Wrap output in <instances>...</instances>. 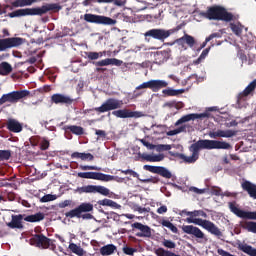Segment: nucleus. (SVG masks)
<instances>
[{"label":"nucleus","instance_id":"obj_1","mask_svg":"<svg viewBox=\"0 0 256 256\" xmlns=\"http://www.w3.org/2000/svg\"><path fill=\"white\" fill-rule=\"evenodd\" d=\"M203 149H207L208 151H211V149H231V144L219 140L200 139L189 146V151L192 153L191 156H185V154L174 151H170L169 154L171 157L182 159L184 163L191 164L199 159V155Z\"/></svg>","mask_w":256,"mask_h":256},{"label":"nucleus","instance_id":"obj_2","mask_svg":"<svg viewBox=\"0 0 256 256\" xmlns=\"http://www.w3.org/2000/svg\"><path fill=\"white\" fill-rule=\"evenodd\" d=\"M61 7L57 4H46L41 7L36 8H23L8 13V17L13 19L15 17H27V16H35V15H45V13H49V11H59Z\"/></svg>","mask_w":256,"mask_h":256},{"label":"nucleus","instance_id":"obj_3","mask_svg":"<svg viewBox=\"0 0 256 256\" xmlns=\"http://www.w3.org/2000/svg\"><path fill=\"white\" fill-rule=\"evenodd\" d=\"M185 27V23H181L175 28L165 30L161 28H154L146 31L144 33L145 41L149 43L151 39H156L157 41H161V43L165 42V39H169L173 33H177V31H181Z\"/></svg>","mask_w":256,"mask_h":256},{"label":"nucleus","instance_id":"obj_4","mask_svg":"<svg viewBox=\"0 0 256 256\" xmlns=\"http://www.w3.org/2000/svg\"><path fill=\"white\" fill-rule=\"evenodd\" d=\"M202 17L209 19V21H233V13L227 11V9L222 6H211L208 7L206 12L201 13Z\"/></svg>","mask_w":256,"mask_h":256},{"label":"nucleus","instance_id":"obj_5","mask_svg":"<svg viewBox=\"0 0 256 256\" xmlns=\"http://www.w3.org/2000/svg\"><path fill=\"white\" fill-rule=\"evenodd\" d=\"M187 223H193L194 225H198L199 227H202L208 233H211V235H215V237H218V239H221L223 237V232H221V229L215 225V223L201 218H187Z\"/></svg>","mask_w":256,"mask_h":256},{"label":"nucleus","instance_id":"obj_6","mask_svg":"<svg viewBox=\"0 0 256 256\" xmlns=\"http://www.w3.org/2000/svg\"><path fill=\"white\" fill-rule=\"evenodd\" d=\"M31 92L29 90H20L13 91L7 94H3L0 98V105H5V103H19L21 99H25V97H29Z\"/></svg>","mask_w":256,"mask_h":256},{"label":"nucleus","instance_id":"obj_7","mask_svg":"<svg viewBox=\"0 0 256 256\" xmlns=\"http://www.w3.org/2000/svg\"><path fill=\"white\" fill-rule=\"evenodd\" d=\"M31 245H35V247H39L41 249H56L57 246L55 245V240L49 239L47 236L43 234H35L31 239H30Z\"/></svg>","mask_w":256,"mask_h":256},{"label":"nucleus","instance_id":"obj_8","mask_svg":"<svg viewBox=\"0 0 256 256\" xmlns=\"http://www.w3.org/2000/svg\"><path fill=\"white\" fill-rule=\"evenodd\" d=\"M84 21L86 23H94L95 25H116L117 20L97 14L86 13L84 14Z\"/></svg>","mask_w":256,"mask_h":256},{"label":"nucleus","instance_id":"obj_9","mask_svg":"<svg viewBox=\"0 0 256 256\" xmlns=\"http://www.w3.org/2000/svg\"><path fill=\"white\" fill-rule=\"evenodd\" d=\"M25 44V38L21 37H8L0 39V53L3 51H9V49H15Z\"/></svg>","mask_w":256,"mask_h":256},{"label":"nucleus","instance_id":"obj_10","mask_svg":"<svg viewBox=\"0 0 256 256\" xmlns=\"http://www.w3.org/2000/svg\"><path fill=\"white\" fill-rule=\"evenodd\" d=\"M121 107H123V100L109 98L101 106L92 109V111L107 113V111H115V109H121Z\"/></svg>","mask_w":256,"mask_h":256},{"label":"nucleus","instance_id":"obj_11","mask_svg":"<svg viewBox=\"0 0 256 256\" xmlns=\"http://www.w3.org/2000/svg\"><path fill=\"white\" fill-rule=\"evenodd\" d=\"M91 211H93V204L84 202L78 207L66 212L65 217L68 219H75V217L77 219H81V215H83V213H91Z\"/></svg>","mask_w":256,"mask_h":256},{"label":"nucleus","instance_id":"obj_12","mask_svg":"<svg viewBox=\"0 0 256 256\" xmlns=\"http://www.w3.org/2000/svg\"><path fill=\"white\" fill-rule=\"evenodd\" d=\"M229 209L231 213L239 217L240 219H248L250 221H256V211H245L241 210L235 202H229Z\"/></svg>","mask_w":256,"mask_h":256},{"label":"nucleus","instance_id":"obj_13","mask_svg":"<svg viewBox=\"0 0 256 256\" xmlns=\"http://www.w3.org/2000/svg\"><path fill=\"white\" fill-rule=\"evenodd\" d=\"M182 231L187 235H192L196 239H198V243H207L208 239L205 236V233L199 227L193 225H183Z\"/></svg>","mask_w":256,"mask_h":256},{"label":"nucleus","instance_id":"obj_14","mask_svg":"<svg viewBox=\"0 0 256 256\" xmlns=\"http://www.w3.org/2000/svg\"><path fill=\"white\" fill-rule=\"evenodd\" d=\"M168 85L169 83H167L165 80H150L148 82L142 83L136 89H151L153 93H157L158 91H161V89L168 87Z\"/></svg>","mask_w":256,"mask_h":256},{"label":"nucleus","instance_id":"obj_15","mask_svg":"<svg viewBox=\"0 0 256 256\" xmlns=\"http://www.w3.org/2000/svg\"><path fill=\"white\" fill-rule=\"evenodd\" d=\"M78 192L79 193H99L104 197H108V195L111 193L109 188H106L105 186H97V185L82 186L78 188Z\"/></svg>","mask_w":256,"mask_h":256},{"label":"nucleus","instance_id":"obj_16","mask_svg":"<svg viewBox=\"0 0 256 256\" xmlns=\"http://www.w3.org/2000/svg\"><path fill=\"white\" fill-rule=\"evenodd\" d=\"M143 170L149 171L150 173H155L156 175H160V177H164V179H171V177H173L171 171L163 166L144 165Z\"/></svg>","mask_w":256,"mask_h":256},{"label":"nucleus","instance_id":"obj_17","mask_svg":"<svg viewBox=\"0 0 256 256\" xmlns=\"http://www.w3.org/2000/svg\"><path fill=\"white\" fill-rule=\"evenodd\" d=\"M195 119H209V113H192L182 116L180 119H178L175 123V127H179V125H183V123H187L189 121H195Z\"/></svg>","mask_w":256,"mask_h":256},{"label":"nucleus","instance_id":"obj_18","mask_svg":"<svg viewBox=\"0 0 256 256\" xmlns=\"http://www.w3.org/2000/svg\"><path fill=\"white\" fill-rule=\"evenodd\" d=\"M112 115L114 117H117L118 119H132L141 117V112H133L130 109H120V110H114L112 112Z\"/></svg>","mask_w":256,"mask_h":256},{"label":"nucleus","instance_id":"obj_19","mask_svg":"<svg viewBox=\"0 0 256 256\" xmlns=\"http://www.w3.org/2000/svg\"><path fill=\"white\" fill-rule=\"evenodd\" d=\"M51 101L55 103V105H73L75 99L65 94L56 93L51 96Z\"/></svg>","mask_w":256,"mask_h":256},{"label":"nucleus","instance_id":"obj_20","mask_svg":"<svg viewBox=\"0 0 256 256\" xmlns=\"http://www.w3.org/2000/svg\"><path fill=\"white\" fill-rule=\"evenodd\" d=\"M132 228L133 229H138V233H136V237H151L152 233H151V227L142 224L141 222H135L132 224Z\"/></svg>","mask_w":256,"mask_h":256},{"label":"nucleus","instance_id":"obj_21","mask_svg":"<svg viewBox=\"0 0 256 256\" xmlns=\"http://www.w3.org/2000/svg\"><path fill=\"white\" fill-rule=\"evenodd\" d=\"M256 89V79L253 80L243 92H240L237 97V103H241V101H245V97H249L253 91Z\"/></svg>","mask_w":256,"mask_h":256},{"label":"nucleus","instance_id":"obj_22","mask_svg":"<svg viewBox=\"0 0 256 256\" xmlns=\"http://www.w3.org/2000/svg\"><path fill=\"white\" fill-rule=\"evenodd\" d=\"M237 135V131L234 130H217L214 132H209V137L211 139H217L218 137L231 138Z\"/></svg>","mask_w":256,"mask_h":256},{"label":"nucleus","instance_id":"obj_23","mask_svg":"<svg viewBox=\"0 0 256 256\" xmlns=\"http://www.w3.org/2000/svg\"><path fill=\"white\" fill-rule=\"evenodd\" d=\"M23 219H25V215H12V220L7 223V227H10V229H23Z\"/></svg>","mask_w":256,"mask_h":256},{"label":"nucleus","instance_id":"obj_24","mask_svg":"<svg viewBox=\"0 0 256 256\" xmlns=\"http://www.w3.org/2000/svg\"><path fill=\"white\" fill-rule=\"evenodd\" d=\"M122 63L123 61L116 58H106L98 62H93V65H95V67H107L109 65H116V67H119L122 65Z\"/></svg>","mask_w":256,"mask_h":256},{"label":"nucleus","instance_id":"obj_25","mask_svg":"<svg viewBox=\"0 0 256 256\" xmlns=\"http://www.w3.org/2000/svg\"><path fill=\"white\" fill-rule=\"evenodd\" d=\"M243 191H246L252 199H256V185L251 181L245 180L241 183Z\"/></svg>","mask_w":256,"mask_h":256},{"label":"nucleus","instance_id":"obj_26","mask_svg":"<svg viewBox=\"0 0 256 256\" xmlns=\"http://www.w3.org/2000/svg\"><path fill=\"white\" fill-rule=\"evenodd\" d=\"M140 159L142 161H148L149 163H159V161H163L165 159V155L158 154V155H151L147 153L139 154Z\"/></svg>","mask_w":256,"mask_h":256},{"label":"nucleus","instance_id":"obj_27","mask_svg":"<svg viewBox=\"0 0 256 256\" xmlns=\"http://www.w3.org/2000/svg\"><path fill=\"white\" fill-rule=\"evenodd\" d=\"M6 127L7 130L11 131L12 133H21V131H23V125H21V123L15 119H9Z\"/></svg>","mask_w":256,"mask_h":256},{"label":"nucleus","instance_id":"obj_28","mask_svg":"<svg viewBox=\"0 0 256 256\" xmlns=\"http://www.w3.org/2000/svg\"><path fill=\"white\" fill-rule=\"evenodd\" d=\"M91 3H114V5H117L118 7H123V0H84L82 5H84V7H89Z\"/></svg>","mask_w":256,"mask_h":256},{"label":"nucleus","instance_id":"obj_29","mask_svg":"<svg viewBox=\"0 0 256 256\" xmlns=\"http://www.w3.org/2000/svg\"><path fill=\"white\" fill-rule=\"evenodd\" d=\"M71 159H81V161H93L95 156L91 153L74 152L71 154Z\"/></svg>","mask_w":256,"mask_h":256},{"label":"nucleus","instance_id":"obj_30","mask_svg":"<svg viewBox=\"0 0 256 256\" xmlns=\"http://www.w3.org/2000/svg\"><path fill=\"white\" fill-rule=\"evenodd\" d=\"M43 219H45V214L43 212H38L36 214L26 216L24 221H27V223H39V221H43Z\"/></svg>","mask_w":256,"mask_h":256},{"label":"nucleus","instance_id":"obj_31","mask_svg":"<svg viewBox=\"0 0 256 256\" xmlns=\"http://www.w3.org/2000/svg\"><path fill=\"white\" fill-rule=\"evenodd\" d=\"M176 43H178V45L187 43L188 47H194L195 46V38L189 34H184L183 37L176 40Z\"/></svg>","mask_w":256,"mask_h":256},{"label":"nucleus","instance_id":"obj_32","mask_svg":"<svg viewBox=\"0 0 256 256\" xmlns=\"http://www.w3.org/2000/svg\"><path fill=\"white\" fill-rule=\"evenodd\" d=\"M65 131H70L73 135H85V129L77 125H67L64 127Z\"/></svg>","mask_w":256,"mask_h":256},{"label":"nucleus","instance_id":"obj_33","mask_svg":"<svg viewBox=\"0 0 256 256\" xmlns=\"http://www.w3.org/2000/svg\"><path fill=\"white\" fill-rule=\"evenodd\" d=\"M239 251H242V253H245L249 256H256V248H253V246L248 244H239L238 245Z\"/></svg>","mask_w":256,"mask_h":256},{"label":"nucleus","instance_id":"obj_34","mask_svg":"<svg viewBox=\"0 0 256 256\" xmlns=\"http://www.w3.org/2000/svg\"><path fill=\"white\" fill-rule=\"evenodd\" d=\"M117 251V246L114 244H107L100 248V255L107 256V255H113Z\"/></svg>","mask_w":256,"mask_h":256},{"label":"nucleus","instance_id":"obj_35","mask_svg":"<svg viewBox=\"0 0 256 256\" xmlns=\"http://www.w3.org/2000/svg\"><path fill=\"white\" fill-rule=\"evenodd\" d=\"M98 205L102 207H112V209H121V205L111 199H103L98 201Z\"/></svg>","mask_w":256,"mask_h":256},{"label":"nucleus","instance_id":"obj_36","mask_svg":"<svg viewBox=\"0 0 256 256\" xmlns=\"http://www.w3.org/2000/svg\"><path fill=\"white\" fill-rule=\"evenodd\" d=\"M162 93L163 95H166V97H177V95H181L185 93V89L175 90L173 88H168V89H164Z\"/></svg>","mask_w":256,"mask_h":256},{"label":"nucleus","instance_id":"obj_37","mask_svg":"<svg viewBox=\"0 0 256 256\" xmlns=\"http://www.w3.org/2000/svg\"><path fill=\"white\" fill-rule=\"evenodd\" d=\"M11 71H13V67L11 66V64H9V62L0 63V75H9Z\"/></svg>","mask_w":256,"mask_h":256},{"label":"nucleus","instance_id":"obj_38","mask_svg":"<svg viewBox=\"0 0 256 256\" xmlns=\"http://www.w3.org/2000/svg\"><path fill=\"white\" fill-rule=\"evenodd\" d=\"M242 229H245L249 233H255L256 234V222H254V221H245L242 224Z\"/></svg>","mask_w":256,"mask_h":256},{"label":"nucleus","instance_id":"obj_39","mask_svg":"<svg viewBox=\"0 0 256 256\" xmlns=\"http://www.w3.org/2000/svg\"><path fill=\"white\" fill-rule=\"evenodd\" d=\"M117 179L113 175L96 172V181H115Z\"/></svg>","mask_w":256,"mask_h":256},{"label":"nucleus","instance_id":"obj_40","mask_svg":"<svg viewBox=\"0 0 256 256\" xmlns=\"http://www.w3.org/2000/svg\"><path fill=\"white\" fill-rule=\"evenodd\" d=\"M68 249H70L72 253L78 256H83L84 254L83 248H81V246H77L75 243H70Z\"/></svg>","mask_w":256,"mask_h":256},{"label":"nucleus","instance_id":"obj_41","mask_svg":"<svg viewBox=\"0 0 256 256\" xmlns=\"http://www.w3.org/2000/svg\"><path fill=\"white\" fill-rule=\"evenodd\" d=\"M162 227H167V229H170V231H172V233H179V229L177 228V226H175L173 223H171V221L169 220H162L161 222Z\"/></svg>","mask_w":256,"mask_h":256},{"label":"nucleus","instance_id":"obj_42","mask_svg":"<svg viewBox=\"0 0 256 256\" xmlns=\"http://www.w3.org/2000/svg\"><path fill=\"white\" fill-rule=\"evenodd\" d=\"M78 177L80 179H95L97 180V172H79Z\"/></svg>","mask_w":256,"mask_h":256},{"label":"nucleus","instance_id":"obj_43","mask_svg":"<svg viewBox=\"0 0 256 256\" xmlns=\"http://www.w3.org/2000/svg\"><path fill=\"white\" fill-rule=\"evenodd\" d=\"M31 5V0H15L12 2V7H29Z\"/></svg>","mask_w":256,"mask_h":256},{"label":"nucleus","instance_id":"obj_44","mask_svg":"<svg viewBox=\"0 0 256 256\" xmlns=\"http://www.w3.org/2000/svg\"><path fill=\"white\" fill-rule=\"evenodd\" d=\"M103 55H105V52H88L87 53V58L90 61H95V60L103 57Z\"/></svg>","mask_w":256,"mask_h":256},{"label":"nucleus","instance_id":"obj_45","mask_svg":"<svg viewBox=\"0 0 256 256\" xmlns=\"http://www.w3.org/2000/svg\"><path fill=\"white\" fill-rule=\"evenodd\" d=\"M221 38V33L215 32L209 35V37L206 38L205 42H203L201 48L205 47L209 41H212V39H219Z\"/></svg>","mask_w":256,"mask_h":256},{"label":"nucleus","instance_id":"obj_46","mask_svg":"<svg viewBox=\"0 0 256 256\" xmlns=\"http://www.w3.org/2000/svg\"><path fill=\"white\" fill-rule=\"evenodd\" d=\"M11 159V150H0V161H9Z\"/></svg>","mask_w":256,"mask_h":256},{"label":"nucleus","instance_id":"obj_47","mask_svg":"<svg viewBox=\"0 0 256 256\" xmlns=\"http://www.w3.org/2000/svg\"><path fill=\"white\" fill-rule=\"evenodd\" d=\"M55 199H57V196L53 194H46L40 199V201L41 203H49V201H55Z\"/></svg>","mask_w":256,"mask_h":256},{"label":"nucleus","instance_id":"obj_48","mask_svg":"<svg viewBox=\"0 0 256 256\" xmlns=\"http://www.w3.org/2000/svg\"><path fill=\"white\" fill-rule=\"evenodd\" d=\"M155 255L157 256H170L171 251L165 250L164 248H158L155 250Z\"/></svg>","mask_w":256,"mask_h":256},{"label":"nucleus","instance_id":"obj_49","mask_svg":"<svg viewBox=\"0 0 256 256\" xmlns=\"http://www.w3.org/2000/svg\"><path fill=\"white\" fill-rule=\"evenodd\" d=\"M162 245L166 247V249H175V247H177L175 242L167 239H164V241L162 242Z\"/></svg>","mask_w":256,"mask_h":256},{"label":"nucleus","instance_id":"obj_50","mask_svg":"<svg viewBox=\"0 0 256 256\" xmlns=\"http://www.w3.org/2000/svg\"><path fill=\"white\" fill-rule=\"evenodd\" d=\"M192 217H203L204 219H207L208 215L203 210H194L192 211Z\"/></svg>","mask_w":256,"mask_h":256},{"label":"nucleus","instance_id":"obj_51","mask_svg":"<svg viewBox=\"0 0 256 256\" xmlns=\"http://www.w3.org/2000/svg\"><path fill=\"white\" fill-rule=\"evenodd\" d=\"M156 151H171V145L169 144H159L156 146Z\"/></svg>","mask_w":256,"mask_h":256},{"label":"nucleus","instance_id":"obj_52","mask_svg":"<svg viewBox=\"0 0 256 256\" xmlns=\"http://www.w3.org/2000/svg\"><path fill=\"white\" fill-rule=\"evenodd\" d=\"M123 175H131L132 177L139 178V174L134 170L127 169V170H119Z\"/></svg>","mask_w":256,"mask_h":256},{"label":"nucleus","instance_id":"obj_53","mask_svg":"<svg viewBox=\"0 0 256 256\" xmlns=\"http://www.w3.org/2000/svg\"><path fill=\"white\" fill-rule=\"evenodd\" d=\"M81 171H99L97 166L80 165Z\"/></svg>","mask_w":256,"mask_h":256},{"label":"nucleus","instance_id":"obj_54","mask_svg":"<svg viewBox=\"0 0 256 256\" xmlns=\"http://www.w3.org/2000/svg\"><path fill=\"white\" fill-rule=\"evenodd\" d=\"M123 253H125V255H133L134 253H137V249L126 246L123 248Z\"/></svg>","mask_w":256,"mask_h":256},{"label":"nucleus","instance_id":"obj_55","mask_svg":"<svg viewBox=\"0 0 256 256\" xmlns=\"http://www.w3.org/2000/svg\"><path fill=\"white\" fill-rule=\"evenodd\" d=\"M140 143L144 145V147H147V149L153 150L156 148L155 144H151L149 141L145 139H140Z\"/></svg>","mask_w":256,"mask_h":256},{"label":"nucleus","instance_id":"obj_56","mask_svg":"<svg viewBox=\"0 0 256 256\" xmlns=\"http://www.w3.org/2000/svg\"><path fill=\"white\" fill-rule=\"evenodd\" d=\"M49 145H50L49 140H47V139L42 140L40 142L41 151H47V149H49Z\"/></svg>","mask_w":256,"mask_h":256},{"label":"nucleus","instance_id":"obj_57","mask_svg":"<svg viewBox=\"0 0 256 256\" xmlns=\"http://www.w3.org/2000/svg\"><path fill=\"white\" fill-rule=\"evenodd\" d=\"M73 201L72 200H64L59 204L60 209H65V207H71Z\"/></svg>","mask_w":256,"mask_h":256},{"label":"nucleus","instance_id":"obj_58","mask_svg":"<svg viewBox=\"0 0 256 256\" xmlns=\"http://www.w3.org/2000/svg\"><path fill=\"white\" fill-rule=\"evenodd\" d=\"M135 211H138V213H149L151 211L150 207L143 208L141 206H136Z\"/></svg>","mask_w":256,"mask_h":256},{"label":"nucleus","instance_id":"obj_59","mask_svg":"<svg viewBox=\"0 0 256 256\" xmlns=\"http://www.w3.org/2000/svg\"><path fill=\"white\" fill-rule=\"evenodd\" d=\"M211 194L216 195V197H219L221 195V188L219 187H212L211 188Z\"/></svg>","mask_w":256,"mask_h":256},{"label":"nucleus","instance_id":"obj_60","mask_svg":"<svg viewBox=\"0 0 256 256\" xmlns=\"http://www.w3.org/2000/svg\"><path fill=\"white\" fill-rule=\"evenodd\" d=\"M231 29H232L233 33H235V35H241V33H242L241 28L235 24L231 26Z\"/></svg>","mask_w":256,"mask_h":256},{"label":"nucleus","instance_id":"obj_61","mask_svg":"<svg viewBox=\"0 0 256 256\" xmlns=\"http://www.w3.org/2000/svg\"><path fill=\"white\" fill-rule=\"evenodd\" d=\"M95 135H97L98 137H101L102 139H105V137H107V132H105L104 130H95Z\"/></svg>","mask_w":256,"mask_h":256},{"label":"nucleus","instance_id":"obj_62","mask_svg":"<svg viewBox=\"0 0 256 256\" xmlns=\"http://www.w3.org/2000/svg\"><path fill=\"white\" fill-rule=\"evenodd\" d=\"M143 183H159V177L148 178L142 180Z\"/></svg>","mask_w":256,"mask_h":256},{"label":"nucleus","instance_id":"obj_63","mask_svg":"<svg viewBox=\"0 0 256 256\" xmlns=\"http://www.w3.org/2000/svg\"><path fill=\"white\" fill-rule=\"evenodd\" d=\"M190 191L197 193V195H203V193H205V189H199L197 187H191Z\"/></svg>","mask_w":256,"mask_h":256},{"label":"nucleus","instance_id":"obj_64","mask_svg":"<svg viewBox=\"0 0 256 256\" xmlns=\"http://www.w3.org/2000/svg\"><path fill=\"white\" fill-rule=\"evenodd\" d=\"M157 213L159 215H163V213H167V206L163 205V206H160L158 209H157Z\"/></svg>","mask_w":256,"mask_h":256}]
</instances>
